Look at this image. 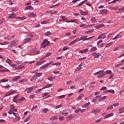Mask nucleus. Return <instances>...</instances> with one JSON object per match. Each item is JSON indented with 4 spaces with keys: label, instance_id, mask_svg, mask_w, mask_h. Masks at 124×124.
Here are the masks:
<instances>
[{
    "label": "nucleus",
    "instance_id": "nucleus-1",
    "mask_svg": "<svg viewBox=\"0 0 124 124\" xmlns=\"http://www.w3.org/2000/svg\"><path fill=\"white\" fill-rule=\"evenodd\" d=\"M50 45V42L47 39H45L41 45L40 49L42 48L45 49L46 46H49Z\"/></svg>",
    "mask_w": 124,
    "mask_h": 124
},
{
    "label": "nucleus",
    "instance_id": "nucleus-2",
    "mask_svg": "<svg viewBox=\"0 0 124 124\" xmlns=\"http://www.w3.org/2000/svg\"><path fill=\"white\" fill-rule=\"evenodd\" d=\"M30 53H34L35 55H38V54H40V51L36 50V48H34L30 50Z\"/></svg>",
    "mask_w": 124,
    "mask_h": 124
},
{
    "label": "nucleus",
    "instance_id": "nucleus-3",
    "mask_svg": "<svg viewBox=\"0 0 124 124\" xmlns=\"http://www.w3.org/2000/svg\"><path fill=\"white\" fill-rule=\"evenodd\" d=\"M76 114H70L68 117H66V120L68 122H69L71 119H73V118H75Z\"/></svg>",
    "mask_w": 124,
    "mask_h": 124
},
{
    "label": "nucleus",
    "instance_id": "nucleus-4",
    "mask_svg": "<svg viewBox=\"0 0 124 124\" xmlns=\"http://www.w3.org/2000/svg\"><path fill=\"white\" fill-rule=\"evenodd\" d=\"M92 55L95 59H98L100 57V53L97 52H93L92 53Z\"/></svg>",
    "mask_w": 124,
    "mask_h": 124
},
{
    "label": "nucleus",
    "instance_id": "nucleus-5",
    "mask_svg": "<svg viewBox=\"0 0 124 124\" xmlns=\"http://www.w3.org/2000/svg\"><path fill=\"white\" fill-rule=\"evenodd\" d=\"M33 88L32 87H29L25 89V92H27V93H32L33 92Z\"/></svg>",
    "mask_w": 124,
    "mask_h": 124
},
{
    "label": "nucleus",
    "instance_id": "nucleus-6",
    "mask_svg": "<svg viewBox=\"0 0 124 124\" xmlns=\"http://www.w3.org/2000/svg\"><path fill=\"white\" fill-rule=\"evenodd\" d=\"M52 63H53V62L50 61V62H49L47 64H46L45 65L42 66L40 69H44L45 68H46V67H48V66H49V65H50V64H52Z\"/></svg>",
    "mask_w": 124,
    "mask_h": 124
},
{
    "label": "nucleus",
    "instance_id": "nucleus-7",
    "mask_svg": "<svg viewBox=\"0 0 124 124\" xmlns=\"http://www.w3.org/2000/svg\"><path fill=\"white\" fill-rule=\"evenodd\" d=\"M15 93V91L13 90L10 92H8L5 94V96H9V95H12V94H14Z\"/></svg>",
    "mask_w": 124,
    "mask_h": 124
},
{
    "label": "nucleus",
    "instance_id": "nucleus-8",
    "mask_svg": "<svg viewBox=\"0 0 124 124\" xmlns=\"http://www.w3.org/2000/svg\"><path fill=\"white\" fill-rule=\"evenodd\" d=\"M105 34V33L101 34L100 36L98 37V39H104V38H106V35Z\"/></svg>",
    "mask_w": 124,
    "mask_h": 124
},
{
    "label": "nucleus",
    "instance_id": "nucleus-9",
    "mask_svg": "<svg viewBox=\"0 0 124 124\" xmlns=\"http://www.w3.org/2000/svg\"><path fill=\"white\" fill-rule=\"evenodd\" d=\"M17 45V42L15 40H13L12 43L10 44L11 47H14Z\"/></svg>",
    "mask_w": 124,
    "mask_h": 124
},
{
    "label": "nucleus",
    "instance_id": "nucleus-10",
    "mask_svg": "<svg viewBox=\"0 0 124 124\" xmlns=\"http://www.w3.org/2000/svg\"><path fill=\"white\" fill-rule=\"evenodd\" d=\"M105 26V24H100L98 25H96L94 26L95 29H100V28H102V27Z\"/></svg>",
    "mask_w": 124,
    "mask_h": 124
},
{
    "label": "nucleus",
    "instance_id": "nucleus-11",
    "mask_svg": "<svg viewBox=\"0 0 124 124\" xmlns=\"http://www.w3.org/2000/svg\"><path fill=\"white\" fill-rule=\"evenodd\" d=\"M16 17V14L12 13L9 15V16L8 17V19H13V18H15Z\"/></svg>",
    "mask_w": 124,
    "mask_h": 124
},
{
    "label": "nucleus",
    "instance_id": "nucleus-12",
    "mask_svg": "<svg viewBox=\"0 0 124 124\" xmlns=\"http://www.w3.org/2000/svg\"><path fill=\"white\" fill-rule=\"evenodd\" d=\"M18 97H19V94L15 95L14 97V98H13L14 102H15L16 103H17V102H18V100H17V99H18Z\"/></svg>",
    "mask_w": 124,
    "mask_h": 124
},
{
    "label": "nucleus",
    "instance_id": "nucleus-13",
    "mask_svg": "<svg viewBox=\"0 0 124 124\" xmlns=\"http://www.w3.org/2000/svg\"><path fill=\"white\" fill-rule=\"evenodd\" d=\"M108 13V10H103L100 12L101 15H104V14H107Z\"/></svg>",
    "mask_w": 124,
    "mask_h": 124
},
{
    "label": "nucleus",
    "instance_id": "nucleus-14",
    "mask_svg": "<svg viewBox=\"0 0 124 124\" xmlns=\"http://www.w3.org/2000/svg\"><path fill=\"white\" fill-rule=\"evenodd\" d=\"M21 120V117L17 116L16 117V118H14L13 120L14 123H17L18 121H20Z\"/></svg>",
    "mask_w": 124,
    "mask_h": 124
},
{
    "label": "nucleus",
    "instance_id": "nucleus-15",
    "mask_svg": "<svg viewBox=\"0 0 124 124\" xmlns=\"http://www.w3.org/2000/svg\"><path fill=\"white\" fill-rule=\"evenodd\" d=\"M114 116V113H109L107 114L104 117V119H108V118H110V117H113Z\"/></svg>",
    "mask_w": 124,
    "mask_h": 124
},
{
    "label": "nucleus",
    "instance_id": "nucleus-16",
    "mask_svg": "<svg viewBox=\"0 0 124 124\" xmlns=\"http://www.w3.org/2000/svg\"><path fill=\"white\" fill-rule=\"evenodd\" d=\"M31 40V38H26L23 40L24 43H28V42H30Z\"/></svg>",
    "mask_w": 124,
    "mask_h": 124
},
{
    "label": "nucleus",
    "instance_id": "nucleus-17",
    "mask_svg": "<svg viewBox=\"0 0 124 124\" xmlns=\"http://www.w3.org/2000/svg\"><path fill=\"white\" fill-rule=\"evenodd\" d=\"M50 121H56V120H58V116H54L51 117L49 119Z\"/></svg>",
    "mask_w": 124,
    "mask_h": 124
},
{
    "label": "nucleus",
    "instance_id": "nucleus-18",
    "mask_svg": "<svg viewBox=\"0 0 124 124\" xmlns=\"http://www.w3.org/2000/svg\"><path fill=\"white\" fill-rule=\"evenodd\" d=\"M80 14L81 15H83V16L88 15V12H85V11H83L82 10H80Z\"/></svg>",
    "mask_w": 124,
    "mask_h": 124
},
{
    "label": "nucleus",
    "instance_id": "nucleus-19",
    "mask_svg": "<svg viewBox=\"0 0 124 124\" xmlns=\"http://www.w3.org/2000/svg\"><path fill=\"white\" fill-rule=\"evenodd\" d=\"M31 115H30L28 116V117L25 120L24 123H27V122H29L31 119Z\"/></svg>",
    "mask_w": 124,
    "mask_h": 124
},
{
    "label": "nucleus",
    "instance_id": "nucleus-20",
    "mask_svg": "<svg viewBox=\"0 0 124 124\" xmlns=\"http://www.w3.org/2000/svg\"><path fill=\"white\" fill-rule=\"evenodd\" d=\"M97 50L96 46H93L90 50V52H95Z\"/></svg>",
    "mask_w": 124,
    "mask_h": 124
},
{
    "label": "nucleus",
    "instance_id": "nucleus-21",
    "mask_svg": "<svg viewBox=\"0 0 124 124\" xmlns=\"http://www.w3.org/2000/svg\"><path fill=\"white\" fill-rule=\"evenodd\" d=\"M79 111H80L81 113H82V112H84L85 111V109H81L80 108H78L76 109L74 112L75 113H79Z\"/></svg>",
    "mask_w": 124,
    "mask_h": 124
},
{
    "label": "nucleus",
    "instance_id": "nucleus-22",
    "mask_svg": "<svg viewBox=\"0 0 124 124\" xmlns=\"http://www.w3.org/2000/svg\"><path fill=\"white\" fill-rule=\"evenodd\" d=\"M45 62V61H39L36 63V65L38 66V65H41V64L44 63Z\"/></svg>",
    "mask_w": 124,
    "mask_h": 124
},
{
    "label": "nucleus",
    "instance_id": "nucleus-23",
    "mask_svg": "<svg viewBox=\"0 0 124 124\" xmlns=\"http://www.w3.org/2000/svg\"><path fill=\"white\" fill-rule=\"evenodd\" d=\"M88 51H89V49L88 48H86L84 50H81L79 51V53H82V54H84L85 53H87V52H88Z\"/></svg>",
    "mask_w": 124,
    "mask_h": 124
},
{
    "label": "nucleus",
    "instance_id": "nucleus-24",
    "mask_svg": "<svg viewBox=\"0 0 124 124\" xmlns=\"http://www.w3.org/2000/svg\"><path fill=\"white\" fill-rule=\"evenodd\" d=\"M99 112H100V109H93L91 111V113L92 114H93V113H99Z\"/></svg>",
    "mask_w": 124,
    "mask_h": 124
},
{
    "label": "nucleus",
    "instance_id": "nucleus-25",
    "mask_svg": "<svg viewBox=\"0 0 124 124\" xmlns=\"http://www.w3.org/2000/svg\"><path fill=\"white\" fill-rule=\"evenodd\" d=\"M83 96H84V94L81 93V94H79L77 98V100H80V99H82V98H83Z\"/></svg>",
    "mask_w": 124,
    "mask_h": 124
},
{
    "label": "nucleus",
    "instance_id": "nucleus-26",
    "mask_svg": "<svg viewBox=\"0 0 124 124\" xmlns=\"http://www.w3.org/2000/svg\"><path fill=\"white\" fill-rule=\"evenodd\" d=\"M29 17H36V14L34 13H31L28 15Z\"/></svg>",
    "mask_w": 124,
    "mask_h": 124
},
{
    "label": "nucleus",
    "instance_id": "nucleus-27",
    "mask_svg": "<svg viewBox=\"0 0 124 124\" xmlns=\"http://www.w3.org/2000/svg\"><path fill=\"white\" fill-rule=\"evenodd\" d=\"M19 78H21V76H19L18 77H16L13 79V81L14 82H16V81H18Z\"/></svg>",
    "mask_w": 124,
    "mask_h": 124
},
{
    "label": "nucleus",
    "instance_id": "nucleus-28",
    "mask_svg": "<svg viewBox=\"0 0 124 124\" xmlns=\"http://www.w3.org/2000/svg\"><path fill=\"white\" fill-rule=\"evenodd\" d=\"M66 22V23H76V24H78L77 22H76V20H67Z\"/></svg>",
    "mask_w": 124,
    "mask_h": 124
},
{
    "label": "nucleus",
    "instance_id": "nucleus-29",
    "mask_svg": "<svg viewBox=\"0 0 124 124\" xmlns=\"http://www.w3.org/2000/svg\"><path fill=\"white\" fill-rule=\"evenodd\" d=\"M96 98L98 99V101H101L102 100V97L101 95L96 96Z\"/></svg>",
    "mask_w": 124,
    "mask_h": 124
},
{
    "label": "nucleus",
    "instance_id": "nucleus-30",
    "mask_svg": "<svg viewBox=\"0 0 124 124\" xmlns=\"http://www.w3.org/2000/svg\"><path fill=\"white\" fill-rule=\"evenodd\" d=\"M43 75V73H37L35 75L36 77H40L41 76H42Z\"/></svg>",
    "mask_w": 124,
    "mask_h": 124
},
{
    "label": "nucleus",
    "instance_id": "nucleus-31",
    "mask_svg": "<svg viewBox=\"0 0 124 124\" xmlns=\"http://www.w3.org/2000/svg\"><path fill=\"white\" fill-rule=\"evenodd\" d=\"M26 98H25V97H22V98L19 99L18 100L17 102H18L19 103L22 102V101H23V100H25Z\"/></svg>",
    "mask_w": 124,
    "mask_h": 124
},
{
    "label": "nucleus",
    "instance_id": "nucleus-32",
    "mask_svg": "<svg viewBox=\"0 0 124 124\" xmlns=\"http://www.w3.org/2000/svg\"><path fill=\"white\" fill-rule=\"evenodd\" d=\"M119 111H120L119 114H123V113H124V107L119 109Z\"/></svg>",
    "mask_w": 124,
    "mask_h": 124
},
{
    "label": "nucleus",
    "instance_id": "nucleus-33",
    "mask_svg": "<svg viewBox=\"0 0 124 124\" xmlns=\"http://www.w3.org/2000/svg\"><path fill=\"white\" fill-rule=\"evenodd\" d=\"M51 87H53V84H49L46 86L44 87L43 89H47V88H51Z\"/></svg>",
    "mask_w": 124,
    "mask_h": 124
},
{
    "label": "nucleus",
    "instance_id": "nucleus-34",
    "mask_svg": "<svg viewBox=\"0 0 124 124\" xmlns=\"http://www.w3.org/2000/svg\"><path fill=\"white\" fill-rule=\"evenodd\" d=\"M87 37H88V36H85L83 37H81L80 38V40H83V41H85V40H87Z\"/></svg>",
    "mask_w": 124,
    "mask_h": 124
},
{
    "label": "nucleus",
    "instance_id": "nucleus-35",
    "mask_svg": "<svg viewBox=\"0 0 124 124\" xmlns=\"http://www.w3.org/2000/svg\"><path fill=\"white\" fill-rule=\"evenodd\" d=\"M106 93H115V91L114 90H109L106 91Z\"/></svg>",
    "mask_w": 124,
    "mask_h": 124
},
{
    "label": "nucleus",
    "instance_id": "nucleus-36",
    "mask_svg": "<svg viewBox=\"0 0 124 124\" xmlns=\"http://www.w3.org/2000/svg\"><path fill=\"white\" fill-rule=\"evenodd\" d=\"M117 1H122V0H114L112 1L109 2L108 4H111V3H116V2H117Z\"/></svg>",
    "mask_w": 124,
    "mask_h": 124
},
{
    "label": "nucleus",
    "instance_id": "nucleus-37",
    "mask_svg": "<svg viewBox=\"0 0 124 124\" xmlns=\"http://www.w3.org/2000/svg\"><path fill=\"white\" fill-rule=\"evenodd\" d=\"M6 62L8 63L9 64H11L12 63V61L10 59H7L6 60Z\"/></svg>",
    "mask_w": 124,
    "mask_h": 124
},
{
    "label": "nucleus",
    "instance_id": "nucleus-38",
    "mask_svg": "<svg viewBox=\"0 0 124 124\" xmlns=\"http://www.w3.org/2000/svg\"><path fill=\"white\" fill-rule=\"evenodd\" d=\"M35 80H36V76L34 75L32 76V78L31 79V81H34Z\"/></svg>",
    "mask_w": 124,
    "mask_h": 124
},
{
    "label": "nucleus",
    "instance_id": "nucleus-39",
    "mask_svg": "<svg viewBox=\"0 0 124 124\" xmlns=\"http://www.w3.org/2000/svg\"><path fill=\"white\" fill-rule=\"evenodd\" d=\"M94 31V29H92L91 30H89L88 31H85V33L88 34V33H91V32H93Z\"/></svg>",
    "mask_w": 124,
    "mask_h": 124
},
{
    "label": "nucleus",
    "instance_id": "nucleus-40",
    "mask_svg": "<svg viewBox=\"0 0 124 124\" xmlns=\"http://www.w3.org/2000/svg\"><path fill=\"white\" fill-rule=\"evenodd\" d=\"M14 112L13 111V108H10V111L8 112V113L10 115H12V114H14Z\"/></svg>",
    "mask_w": 124,
    "mask_h": 124
},
{
    "label": "nucleus",
    "instance_id": "nucleus-41",
    "mask_svg": "<svg viewBox=\"0 0 124 124\" xmlns=\"http://www.w3.org/2000/svg\"><path fill=\"white\" fill-rule=\"evenodd\" d=\"M5 82H8V79H2L0 80V83H5Z\"/></svg>",
    "mask_w": 124,
    "mask_h": 124
},
{
    "label": "nucleus",
    "instance_id": "nucleus-42",
    "mask_svg": "<svg viewBox=\"0 0 124 124\" xmlns=\"http://www.w3.org/2000/svg\"><path fill=\"white\" fill-rule=\"evenodd\" d=\"M24 67H25V66H24V65H20L17 67V69H22V68H24Z\"/></svg>",
    "mask_w": 124,
    "mask_h": 124
},
{
    "label": "nucleus",
    "instance_id": "nucleus-43",
    "mask_svg": "<svg viewBox=\"0 0 124 124\" xmlns=\"http://www.w3.org/2000/svg\"><path fill=\"white\" fill-rule=\"evenodd\" d=\"M56 79V78H53L52 77H49L47 78V79H48L49 81H52L53 80H55Z\"/></svg>",
    "mask_w": 124,
    "mask_h": 124
},
{
    "label": "nucleus",
    "instance_id": "nucleus-44",
    "mask_svg": "<svg viewBox=\"0 0 124 124\" xmlns=\"http://www.w3.org/2000/svg\"><path fill=\"white\" fill-rule=\"evenodd\" d=\"M47 111H49V109L48 108H45L43 110H42V112L43 113H47Z\"/></svg>",
    "mask_w": 124,
    "mask_h": 124
},
{
    "label": "nucleus",
    "instance_id": "nucleus-45",
    "mask_svg": "<svg viewBox=\"0 0 124 124\" xmlns=\"http://www.w3.org/2000/svg\"><path fill=\"white\" fill-rule=\"evenodd\" d=\"M105 74V75L106 74H112V71H111V70H107Z\"/></svg>",
    "mask_w": 124,
    "mask_h": 124
},
{
    "label": "nucleus",
    "instance_id": "nucleus-46",
    "mask_svg": "<svg viewBox=\"0 0 124 124\" xmlns=\"http://www.w3.org/2000/svg\"><path fill=\"white\" fill-rule=\"evenodd\" d=\"M97 72H98V75H99L100 74H102V75L104 74V70H100V71H99Z\"/></svg>",
    "mask_w": 124,
    "mask_h": 124
},
{
    "label": "nucleus",
    "instance_id": "nucleus-47",
    "mask_svg": "<svg viewBox=\"0 0 124 124\" xmlns=\"http://www.w3.org/2000/svg\"><path fill=\"white\" fill-rule=\"evenodd\" d=\"M51 34H52V33H51V32L49 31H47L46 33V36H48V35H51Z\"/></svg>",
    "mask_w": 124,
    "mask_h": 124
},
{
    "label": "nucleus",
    "instance_id": "nucleus-48",
    "mask_svg": "<svg viewBox=\"0 0 124 124\" xmlns=\"http://www.w3.org/2000/svg\"><path fill=\"white\" fill-rule=\"evenodd\" d=\"M93 26H94V24L88 25L87 26L85 27V29H88L89 28H92V27H93Z\"/></svg>",
    "mask_w": 124,
    "mask_h": 124
},
{
    "label": "nucleus",
    "instance_id": "nucleus-49",
    "mask_svg": "<svg viewBox=\"0 0 124 124\" xmlns=\"http://www.w3.org/2000/svg\"><path fill=\"white\" fill-rule=\"evenodd\" d=\"M78 71H80L82 69V63H81L78 67L77 68Z\"/></svg>",
    "mask_w": 124,
    "mask_h": 124
},
{
    "label": "nucleus",
    "instance_id": "nucleus-50",
    "mask_svg": "<svg viewBox=\"0 0 124 124\" xmlns=\"http://www.w3.org/2000/svg\"><path fill=\"white\" fill-rule=\"evenodd\" d=\"M61 18L62 19V21H66V20H67V18H65V16H62Z\"/></svg>",
    "mask_w": 124,
    "mask_h": 124
},
{
    "label": "nucleus",
    "instance_id": "nucleus-51",
    "mask_svg": "<svg viewBox=\"0 0 124 124\" xmlns=\"http://www.w3.org/2000/svg\"><path fill=\"white\" fill-rule=\"evenodd\" d=\"M65 97V95H62L58 97L59 99H62V98H64Z\"/></svg>",
    "mask_w": 124,
    "mask_h": 124
},
{
    "label": "nucleus",
    "instance_id": "nucleus-52",
    "mask_svg": "<svg viewBox=\"0 0 124 124\" xmlns=\"http://www.w3.org/2000/svg\"><path fill=\"white\" fill-rule=\"evenodd\" d=\"M62 64L61 63H54L52 64V65H56V66H60Z\"/></svg>",
    "mask_w": 124,
    "mask_h": 124
},
{
    "label": "nucleus",
    "instance_id": "nucleus-53",
    "mask_svg": "<svg viewBox=\"0 0 124 124\" xmlns=\"http://www.w3.org/2000/svg\"><path fill=\"white\" fill-rule=\"evenodd\" d=\"M112 44H113V43L110 42L106 46V48H107V47H110V46H111V45H112Z\"/></svg>",
    "mask_w": 124,
    "mask_h": 124
},
{
    "label": "nucleus",
    "instance_id": "nucleus-54",
    "mask_svg": "<svg viewBox=\"0 0 124 124\" xmlns=\"http://www.w3.org/2000/svg\"><path fill=\"white\" fill-rule=\"evenodd\" d=\"M3 88H4V89H8V88H11V86H10V85H8L5 86H3Z\"/></svg>",
    "mask_w": 124,
    "mask_h": 124
},
{
    "label": "nucleus",
    "instance_id": "nucleus-55",
    "mask_svg": "<svg viewBox=\"0 0 124 124\" xmlns=\"http://www.w3.org/2000/svg\"><path fill=\"white\" fill-rule=\"evenodd\" d=\"M59 121H63V120H64V117H63V116L60 117L59 118Z\"/></svg>",
    "mask_w": 124,
    "mask_h": 124
},
{
    "label": "nucleus",
    "instance_id": "nucleus-56",
    "mask_svg": "<svg viewBox=\"0 0 124 124\" xmlns=\"http://www.w3.org/2000/svg\"><path fill=\"white\" fill-rule=\"evenodd\" d=\"M31 8H32V7L31 6H28L26 8V10H29L30 9H31Z\"/></svg>",
    "mask_w": 124,
    "mask_h": 124
},
{
    "label": "nucleus",
    "instance_id": "nucleus-57",
    "mask_svg": "<svg viewBox=\"0 0 124 124\" xmlns=\"http://www.w3.org/2000/svg\"><path fill=\"white\" fill-rule=\"evenodd\" d=\"M91 22H92V23H94V22H95V17H93L91 18Z\"/></svg>",
    "mask_w": 124,
    "mask_h": 124
},
{
    "label": "nucleus",
    "instance_id": "nucleus-58",
    "mask_svg": "<svg viewBox=\"0 0 124 124\" xmlns=\"http://www.w3.org/2000/svg\"><path fill=\"white\" fill-rule=\"evenodd\" d=\"M76 42H75V40H74L73 41H72V42H71L69 44V45H73V44H74V43H76Z\"/></svg>",
    "mask_w": 124,
    "mask_h": 124
},
{
    "label": "nucleus",
    "instance_id": "nucleus-59",
    "mask_svg": "<svg viewBox=\"0 0 124 124\" xmlns=\"http://www.w3.org/2000/svg\"><path fill=\"white\" fill-rule=\"evenodd\" d=\"M113 106H109V107H108L107 108V110H110L111 109H113Z\"/></svg>",
    "mask_w": 124,
    "mask_h": 124
},
{
    "label": "nucleus",
    "instance_id": "nucleus-60",
    "mask_svg": "<svg viewBox=\"0 0 124 124\" xmlns=\"http://www.w3.org/2000/svg\"><path fill=\"white\" fill-rule=\"evenodd\" d=\"M62 107V105H60L56 107H55V109H59V108H61V107Z\"/></svg>",
    "mask_w": 124,
    "mask_h": 124
},
{
    "label": "nucleus",
    "instance_id": "nucleus-61",
    "mask_svg": "<svg viewBox=\"0 0 124 124\" xmlns=\"http://www.w3.org/2000/svg\"><path fill=\"white\" fill-rule=\"evenodd\" d=\"M89 104H90V103H87L86 104H84L82 107H83V108H86V107H88L89 106Z\"/></svg>",
    "mask_w": 124,
    "mask_h": 124
},
{
    "label": "nucleus",
    "instance_id": "nucleus-62",
    "mask_svg": "<svg viewBox=\"0 0 124 124\" xmlns=\"http://www.w3.org/2000/svg\"><path fill=\"white\" fill-rule=\"evenodd\" d=\"M101 42H103V40H100L99 41H98L97 42V46L99 45V44H100V43H101Z\"/></svg>",
    "mask_w": 124,
    "mask_h": 124
},
{
    "label": "nucleus",
    "instance_id": "nucleus-63",
    "mask_svg": "<svg viewBox=\"0 0 124 124\" xmlns=\"http://www.w3.org/2000/svg\"><path fill=\"white\" fill-rule=\"evenodd\" d=\"M45 89H40L37 90H36L35 93H40V92H42L43 90H44Z\"/></svg>",
    "mask_w": 124,
    "mask_h": 124
},
{
    "label": "nucleus",
    "instance_id": "nucleus-64",
    "mask_svg": "<svg viewBox=\"0 0 124 124\" xmlns=\"http://www.w3.org/2000/svg\"><path fill=\"white\" fill-rule=\"evenodd\" d=\"M119 49H120V46H117L114 48L113 51L114 52H116V51H118V50H119Z\"/></svg>",
    "mask_w": 124,
    "mask_h": 124
}]
</instances>
